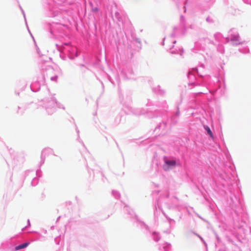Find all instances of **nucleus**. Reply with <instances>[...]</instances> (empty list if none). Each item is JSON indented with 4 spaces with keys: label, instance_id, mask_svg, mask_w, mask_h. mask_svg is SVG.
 Segmentation results:
<instances>
[{
    "label": "nucleus",
    "instance_id": "1",
    "mask_svg": "<svg viewBox=\"0 0 251 251\" xmlns=\"http://www.w3.org/2000/svg\"><path fill=\"white\" fill-rule=\"evenodd\" d=\"M29 244V243L27 242V243H25L23 244L20 245L19 246H17L15 247V250L18 251L19 250L24 249V248H26Z\"/></svg>",
    "mask_w": 251,
    "mask_h": 251
},
{
    "label": "nucleus",
    "instance_id": "2",
    "mask_svg": "<svg viewBox=\"0 0 251 251\" xmlns=\"http://www.w3.org/2000/svg\"><path fill=\"white\" fill-rule=\"evenodd\" d=\"M204 129L207 131V133L209 135L210 137L213 138V135L210 128L208 126H204Z\"/></svg>",
    "mask_w": 251,
    "mask_h": 251
},
{
    "label": "nucleus",
    "instance_id": "3",
    "mask_svg": "<svg viewBox=\"0 0 251 251\" xmlns=\"http://www.w3.org/2000/svg\"><path fill=\"white\" fill-rule=\"evenodd\" d=\"M166 164L169 166H175L176 165V161L174 160L166 161Z\"/></svg>",
    "mask_w": 251,
    "mask_h": 251
},
{
    "label": "nucleus",
    "instance_id": "4",
    "mask_svg": "<svg viewBox=\"0 0 251 251\" xmlns=\"http://www.w3.org/2000/svg\"><path fill=\"white\" fill-rule=\"evenodd\" d=\"M239 36H236V37H235V39H231V40H232V41H234V40H235V41H238V39H239Z\"/></svg>",
    "mask_w": 251,
    "mask_h": 251
}]
</instances>
